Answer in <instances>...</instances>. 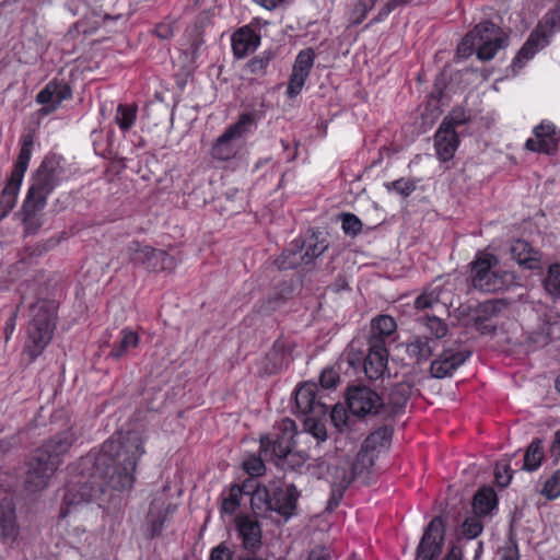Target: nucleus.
I'll list each match as a JSON object with an SVG mask.
<instances>
[{"instance_id":"423d86ee","label":"nucleus","mask_w":560,"mask_h":560,"mask_svg":"<svg viewBox=\"0 0 560 560\" xmlns=\"http://www.w3.org/2000/svg\"><path fill=\"white\" fill-rule=\"evenodd\" d=\"M35 135L33 131L25 132L21 136V149L11 175L0 195V209L7 215L13 210L16 205L18 195L24 174L28 167L34 147Z\"/></svg>"},{"instance_id":"338daca9","label":"nucleus","mask_w":560,"mask_h":560,"mask_svg":"<svg viewBox=\"0 0 560 560\" xmlns=\"http://www.w3.org/2000/svg\"><path fill=\"white\" fill-rule=\"evenodd\" d=\"M306 560H330V557L326 548L318 546L310 551Z\"/></svg>"},{"instance_id":"09e8293b","label":"nucleus","mask_w":560,"mask_h":560,"mask_svg":"<svg viewBox=\"0 0 560 560\" xmlns=\"http://www.w3.org/2000/svg\"><path fill=\"white\" fill-rule=\"evenodd\" d=\"M541 494L548 500H555L560 497V469L556 470L548 478L541 489Z\"/></svg>"},{"instance_id":"79ce46f5","label":"nucleus","mask_w":560,"mask_h":560,"mask_svg":"<svg viewBox=\"0 0 560 560\" xmlns=\"http://www.w3.org/2000/svg\"><path fill=\"white\" fill-rule=\"evenodd\" d=\"M137 117V106L119 104L116 109L115 121L122 131L129 130Z\"/></svg>"},{"instance_id":"2f4dec72","label":"nucleus","mask_w":560,"mask_h":560,"mask_svg":"<svg viewBox=\"0 0 560 560\" xmlns=\"http://www.w3.org/2000/svg\"><path fill=\"white\" fill-rule=\"evenodd\" d=\"M175 509V505H172L163 499L155 498L152 500L147 520L151 526L153 535L162 532L167 515L173 513Z\"/></svg>"},{"instance_id":"cd10ccee","label":"nucleus","mask_w":560,"mask_h":560,"mask_svg":"<svg viewBox=\"0 0 560 560\" xmlns=\"http://www.w3.org/2000/svg\"><path fill=\"white\" fill-rule=\"evenodd\" d=\"M405 352L407 357L413 361L416 365H421L431 359L438 345L435 339L427 335H417L410 337L405 343Z\"/></svg>"},{"instance_id":"13d9d810","label":"nucleus","mask_w":560,"mask_h":560,"mask_svg":"<svg viewBox=\"0 0 560 560\" xmlns=\"http://www.w3.org/2000/svg\"><path fill=\"white\" fill-rule=\"evenodd\" d=\"M412 0H388L383 8L380 10L377 16L374 19L375 22H380L389 15L395 9L407 5Z\"/></svg>"},{"instance_id":"1a4fd4ad","label":"nucleus","mask_w":560,"mask_h":560,"mask_svg":"<svg viewBox=\"0 0 560 560\" xmlns=\"http://www.w3.org/2000/svg\"><path fill=\"white\" fill-rule=\"evenodd\" d=\"M296 424L293 420L285 418L278 427V432L262 435L260 438V453L265 458H281L294 447Z\"/></svg>"},{"instance_id":"4d7b16f0","label":"nucleus","mask_w":560,"mask_h":560,"mask_svg":"<svg viewBox=\"0 0 560 560\" xmlns=\"http://www.w3.org/2000/svg\"><path fill=\"white\" fill-rule=\"evenodd\" d=\"M439 303V295L432 292H424L415 300V307L417 310H427L433 307Z\"/></svg>"},{"instance_id":"2eb2a0df","label":"nucleus","mask_w":560,"mask_h":560,"mask_svg":"<svg viewBox=\"0 0 560 560\" xmlns=\"http://www.w3.org/2000/svg\"><path fill=\"white\" fill-rule=\"evenodd\" d=\"M445 524L440 516L431 520L417 548L416 560H438L444 544Z\"/></svg>"},{"instance_id":"ddd939ff","label":"nucleus","mask_w":560,"mask_h":560,"mask_svg":"<svg viewBox=\"0 0 560 560\" xmlns=\"http://www.w3.org/2000/svg\"><path fill=\"white\" fill-rule=\"evenodd\" d=\"M347 404L349 411L357 417H381L382 397L368 386H352L348 388Z\"/></svg>"},{"instance_id":"e433bc0d","label":"nucleus","mask_w":560,"mask_h":560,"mask_svg":"<svg viewBox=\"0 0 560 560\" xmlns=\"http://www.w3.org/2000/svg\"><path fill=\"white\" fill-rule=\"evenodd\" d=\"M252 480H248L243 486L235 483L230 488L228 495L222 500V511L224 513L233 514L238 509L243 494L250 493L247 489L252 487Z\"/></svg>"},{"instance_id":"e2e57ef3","label":"nucleus","mask_w":560,"mask_h":560,"mask_svg":"<svg viewBox=\"0 0 560 560\" xmlns=\"http://www.w3.org/2000/svg\"><path fill=\"white\" fill-rule=\"evenodd\" d=\"M339 380V375L332 369H325L320 376L319 382L323 388H334Z\"/></svg>"},{"instance_id":"dca6fc26","label":"nucleus","mask_w":560,"mask_h":560,"mask_svg":"<svg viewBox=\"0 0 560 560\" xmlns=\"http://www.w3.org/2000/svg\"><path fill=\"white\" fill-rule=\"evenodd\" d=\"M296 412L312 418H320L328 412V405L324 402L317 385L304 383L294 392Z\"/></svg>"},{"instance_id":"a878e982","label":"nucleus","mask_w":560,"mask_h":560,"mask_svg":"<svg viewBox=\"0 0 560 560\" xmlns=\"http://www.w3.org/2000/svg\"><path fill=\"white\" fill-rule=\"evenodd\" d=\"M511 258L522 268L536 270L540 268L542 254L525 240L517 238L509 247Z\"/></svg>"},{"instance_id":"20e7f679","label":"nucleus","mask_w":560,"mask_h":560,"mask_svg":"<svg viewBox=\"0 0 560 560\" xmlns=\"http://www.w3.org/2000/svg\"><path fill=\"white\" fill-rule=\"evenodd\" d=\"M27 337L24 353L30 361L38 358L52 339L56 328V305L52 302L40 300L31 306Z\"/></svg>"},{"instance_id":"69168bd1","label":"nucleus","mask_w":560,"mask_h":560,"mask_svg":"<svg viewBox=\"0 0 560 560\" xmlns=\"http://www.w3.org/2000/svg\"><path fill=\"white\" fill-rule=\"evenodd\" d=\"M155 34L161 39H170L174 35V25L172 23H160L155 26Z\"/></svg>"},{"instance_id":"6ab92c4d","label":"nucleus","mask_w":560,"mask_h":560,"mask_svg":"<svg viewBox=\"0 0 560 560\" xmlns=\"http://www.w3.org/2000/svg\"><path fill=\"white\" fill-rule=\"evenodd\" d=\"M471 355V351L443 347L431 361L430 374L434 378L451 377Z\"/></svg>"},{"instance_id":"412c9836","label":"nucleus","mask_w":560,"mask_h":560,"mask_svg":"<svg viewBox=\"0 0 560 560\" xmlns=\"http://www.w3.org/2000/svg\"><path fill=\"white\" fill-rule=\"evenodd\" d=\"M534 138H529L525 148L532 152L545 153L553 155L558 151V143L560 140V132H557L553 124L549 121H541L533 130Z\"/></svg>"},{"instance_id":"680f3d73","label":"nucleus","mask_w":560,"mask_h":560,"mask_svg":"<svg viewBox=\"0 0 560 560\" xmlns=\"http://www.w3.org/2000/svg\"><path fill=\"white\" fill-rule=\"evenodd\" d=\"M244 469L252 476H259L265 470V465L261 458L252 457L244 462Z\"/></svg>"},{"instance_id":"6e6d98bb","label":"nucleus","mask_w":560,"mask_h":560,"mask_svg":"<svg viewBox=\"0 0 560 560\" xmlns=\"http://www.w3.org/2000/svg\"><path fill=\"white\" fill-rule=\"evenodd\" d=\"M468 121V116L464 108L456 107L454 108L450 115L444 117L442 122H448L451 125V129L455 130L457 126L464 125Z\"/></svg>"},{"instance_id":"f8f14e48","label":"nucleus","mask_w":560,"mask_h":560,"mask_svg":"<svg viewBox=\"0 0 560 560\" xmlns=\"http://www.w3.org/2000/svg\"><path fill=\"white\" fill-rule=\"evenodd\" d=\"M471 33L477 42V57L482 61L491 60L497 51L505 45L506 38L501 28L490 21L477 24Z\"/></svg>"},{"instance_id":"7ed1b4c3","label":"nucleus","mask_w":560,"mask_h":560,"mask_svg":"<svg viewBox=\"0 0 560 560\" xmlns=\"http://www.w3.org/2000/svg\"><path fill=\"white\" fill-rule=\"evenodd\" d=\"M61 174L62 167L56 156H46L38 166L20 211L27 233H35L42 226L40 212L48 196L59 185Z\"/></svg>"},{"instance_id":"49530a36","label":"nucleus","mask_w":560,"mask_h":560,"mask_svg":"<svg viewBox=\"0 0 560 560\" xmlns=\"http://www.w3.org/2000/svg\"><path fill=\"white\" fill-rule=\"evenodd\" d=\"M341 228L346 235L357 236L362 231L361 220L353 213L345 212L340 214Z\"/></svg>"},{"instance_id":"7c9ffc66","label":"nucleus","mask_w":560,"mask_h":560,"mask_svg":"<svg viewBox=\"0 0 560 560\" xmlns=\"http://www.w3.org/2000/svg\"><path fill=\"white\" fill-rule=\"evenodd\" d=\"M260 35L249 26L238 28L232 35V49L237 59L244 58L247 54L256 50L260 45Z\"/></svg>"},{"instance_id":"8fccbe9b","label":"nucleus","mask_w":560,"mask_h":560,"mask_svg":"<svg viewBox=\"0 0 560 560\" xmlns=\"http://www.w3.org/2000/svg\"><path fill=\"white\" fill-rule=\"evenodd\" d=\"M306 462V456L304 453L294 452L293 450L288 453V455L278 459V465L282 468H289L291 470H295L302 467Z\"/></svg>"},{"instance_id":"c756f323","label":"nucleus","mask_w":560,"mask_h":560,"mask_svg":"<svg viewBox=\"0 0 560 560\" xmlns=\"http://www.w3.org/2000/svg\"><path fill=\"white\" fill-rule=\"evenodd\" d=\"M75 441L74 434L71 430H66L57 433L37 448L36 452H45L49 462H56V466L60 465V456L66 454L73 442Z\"/></svg>"},{"instance_id":"9d476101","label":"nucleus","mask_w":560,"mask_h":560,"mask_svg":"<svg viewBox=\"0 0 560 560\" xmlns=\"http://www.w3.org/2000/svg\"><path fill=\"white\" fill-rule=\"evenodd\" d=\"M254 124L250 114H243L238 120L231 125L214 142L211 155L219 161H229L237 153L236 141L240 140Z\"/></svg>"},{"instance_id":"4468645a","label":"nucleus","mask_w":560,"mask_h":560,"mask_svg":"<svg viewBox=\"0 0 560 560\" xmlns=\"http://www.w3.org/2000/svg\"><path fill=\"white\" fill-rule=\"evenodd\" d=\"M299 498L295 485L272 482L269 485V512L277 513L287 522L295 514Z\"/></svg>"},{"instance_id":"0eeeda50","label":"nucleus","mask_w":560,"mask_h":560,"mask_svg":"<svg viewBox=\"0 0 560 560\" xmlns=\"http://www.w3.org/2000/svg\"><path fill=\"white\" fill-rule=\"evenodd\" d=\"M328 248L322 233H312L304 241H295L276 259L279 269H294L311 264Z\"/></svg>"},{"instance_id":"5fc2aeb1","label":"nucleus","mask_w":560,"mask_h":560,"mask_svg":"<svg viewBox=\"0 0 560 560\" xmlns=\"http://www.w3.org/2000/svg\"><path fill=\"white\" fill-rule=\"evenodd\" d=\"M495 480L500 487H508L512 479V470L508 462H501L495 466Z\"/></svg>"},{"instance_id":"5701e85b","label":"nucleus","mask_w":560,"mask_h":560,"mask_svg":"<svg viewBox=\"0 0 560 560\" xmlns=\"http://www.w3.org/2000/svg\"><path fill=\"white\" fill-rule=\"evenodd\" d=\"M235 527L242 540L243 549L247 553H256L262 545V533L259 522L247 515H238L235 518Z\"/></svg>"},{"instance_id":"c9c22d12","label":"nucleus","mask_w":560,"mask_h":560,"mask_svg":"<svg viewBox=\"0 0 560 560\" xmlns=\"http://www.w3.org/2000/svg\"><path fill=\"white\" fill-rule=\"evenodd\" d=\"M276 57V51L272 49H266L260 54L254 56L247 61L244 70L254 75L255 78H262L269 73L272 61Z\"/></svg>"},{"instance_id":"b1692460","label":"nucleus","mask_w":560,"mask_h":560,"mask_svg":"<svg viewBox=\"0 0 560 560\" xmlns=\"http://www.w3.org/2000/svg\"><path fill=\"white\" fill-rule=\"evenodd\" d=\"M20 535L16 522L15 504L9 498L0 501V541L3 545L13 546Z\"/></svg>"},{"instance_id":"37998d69","label":"nucleus","mask_w":560,"mask_h":560,"mask_svg":"<svg viewBox=\"0 0 560 560\" xmlns=\"http://www.w3.org/2000/svg\"><path fill=\"white\" fill-rule=\"evenodd\" d=\"M536 30L547 33V38L560 31V0L544 16L542 23Z\"/></svg>"},{"instance_id":"72a5a7b5","label":"nucleus","mask_w":560,"mask_h":560,"mask_svg":"<svg viewBox=\"0 0 560 560\" xmlns=\"http://www.w3.org/2000/svg\"><path fill=\"white\" fill-rule=\"evenodd\" d=\"M140 337L138 332L127 327L120 330L118 341L113 346L108 357L114 360H119L126 357L131 349L138 347Z\"/></svg>"},{"instance_id":"58836bf2","label":"nucleus","mask_w":560,"mask_h":560,"mask_svg":"<svg viewBox=\"0 0 560 560\" xmlns=\"http://www.w3.org/2000/svg\"><path fill=\"white\" fill-rule=\"evenodd\" d=\"M546 293L553 300H560V264H551L542 279Z\"/></svg>"},{"instance_id":"bb28decb","label":"nucleus","mask_w":560,"mask_h":560,"mask_svg":"<svg viewBox=\"0 0 560 560\" xmlns=\"http://www.w3.org/2000/svg\"><path fill=\"white\" fill-rule=\"evenodd\" d=\"M459 145V138L456 130L451 129L448 122H441L434 135V149L441 162L451 161Z\"/></svg>"},{"instance_id":"4c0bfd02","label":"nucleus","mask_w":560,"mask_h":560,"mask_svg":"<svg viewBox=\"0 0 560 560\" xmlns=\"http://www.w3.org/2000/svg\"><path fill=\"white\" fill-rule=\"evenodd\" d=\"M396 322L392 316L380 315L372 320L369 339L375 338L385 342V339L396 330Z\"/></svg>"},{"instance_id":"473e14b6","label":"nucleus","mask_w":560,"mask_h":560,"mask_svg":"<svg viewBox=\"0 0 560 560\" xmlns=\"http://www.w3.org/2000/svg\"><path fill=\"white\" fill-rule=\"evenodd\" d=\"M497 493L491 487L480 488L472 499V511L477 516H487L497 509Z\"/></svg>"},{"instance_id":"4be33fe9","label":"nucleus","mask_w":560,"mask_h":560,"mask_svg":"<svg viewBox=\"0 0 560 560\" xmlns=\"http://www.w3.org/2000/svg\"><path fill=\"white\" fill-rule=\"evenodd\" d=\"M72 96L71 88L63 80H51L36 95V102L43 105L45 115L56 112L65 100Z\"/></svg>"},{"instance_id":"a211bd4d","label":"nucleus","mask_w":560,"mask_h":560,"mask_svg":"<svg viewBox=\"0 0 560 560\" xmlns=\"http://www.w3.org/2000/svg\"><path fill=\"white\" fill-rule=\"evenodd\" d=\"M56 462H49L45 452H34L25 476L27 490L36 492L47 487L50 477L57 470Z\"/></svg>"},{"instance_id":"de8ad7c7","label":"nucleus","mask_w":560,"mask_h":560,"mask_svg":"<svg viewBox=\"0 0 560 560\" xmlns=\"http://www.w3.org/2000/svg\"><path fill=\"white\" fill-rule=\"evenodd\" d=\"M250 504L254 511L269 512V486L256 487L252 492Z\"/></svg>"},{"instance_id":"393cba45","label":"nucleus","mask_w":560,"mask_h":560,"mask_svg":"<svg viewBox=\"0 0 560 560\" xmlns=\"http://www.w3.org/2000/svg\"><path fill=\"white\" fill-rule=\"evenodd\" d=\"M411 385L397 383L388 392L386 398H382L381 418L388 419L401 412L411 395Z\"/></svg>"},{"instance_id":"f704fd0d","label":"nucleus","mask_w":560,"mask_h":560,"mask_svg":"<svg viewBox=\"0 0 560 560\" xmlns=\"http://www.w3.org/2000/svg\"><path fill=\"white\" fill-rule=\"evenodd\" d=\"M292 290L290 287H283L275 290L256 304V310L261 315H269L280 308L290 298Z\"/></svg>"},{"instance_id":"603ef678","label":"nucleus","mask_w":560,"mask_h":560,"mask_svg":"<svg viewBox=\"0 0 560 560\" xmlns=\"http://www.w3.org/2000/svg\"><path fill=\"white\" fill-rule=\"evenodd\" d=\"M388 189H394L404 197L410 196L416 190V182L413 179L399 178L387 184Z\"/></svg>"},{"instance_id":"39448f33","label":"nucleus","mask_w":560,"mask_h":560,"mask_svg":"<svg viewBox=\"0 0 560 560\" xmlns=\"http://www.w3.org/2000/svg\"><path fill=\"white\" fill-rule=\"evenodd\" d=\"M499 258L490 253L479 252L470 262L472 288L487 293L509 290L518 283L514 271L497 269Z\"/></svg>"},{"instance_id":"6e6552de","label":"nucleus","mask_w":560,"mask_h":560,"mask_svg":"<svg viewBox=\"0 0 560 560\" xmlns=\"http://www.w3.org/2000/svg\"><path fill=\"white\" fill-rule=\"evenodd\" d=\"M347 360L354 369L363 365L364 373L370 380H378L387 371L388 351L386 343L375 338L368 339L365 351L357 350L354 343H351Z\"/></svg>"},{"instance_id":"864d4df0","label":"nucleus","mask_w":560,"mask_h":560,"mask_svg":"<svg viewBox=\"0 0 560 560\" xmlns=\"http://www.w3.org/2000/svg\"><path fill=\"white\" fill-rule=\"evenodd\" d=\"M474 50L477 51V42L476 37L472 35L471 31L465 35L459 45L457 46V56L460 58H467L471 56Z\"/></svg>"},{"instance_id":"f03ea898","label":"nucleus","mask_w":560,"mask_h":560,"mask_svg":"<svg viewBox=\"0 0 560 560\" xmlns=\"http://www.w3.org/2000/svg\"><path fill=\"white\" fill-rule=\"evenodd\" d=\"M393 430L382 425L373 431L362 443L355 459L352 463L340 462L331 475V492L326 506L332 512L343 498L345 491L354 480L370 485L376 471L375 460L380 454L386 452L392 442Z\"/></svg>"},{"instance_id":"9b49d317","label":"nucleus","mask_w":560,"mask_h":560,"mask_svg":"<svg viewBox=\"0 0 560 560\" xmlns=\"http://www.w3.org/2000/svg\"><path fill=\"white\" fill-rule=\"evenodd\" d=\"M126 250L132 264L142 266L150 271L172 269L175 265L174 258L165 250L142 245L137 241L131 242Z\"/></svg>"},{"instance_id":"774afa93","label":"nucleus","mask_w":560,"mask_h":560,"mask_svg":"<svg viewBox=\"0 0 560 560\" xmlns=\"http://www.w3.org/2000/svg\"><path fill=\"white\" fill-rule=\"evenodd\" d=\"M443 560H463L462 548L457 545H452Z\"/></svg>"},{"instance_id":"aec40b11","label":"nucleus","mask_w":560,"mask_h":560,"mask_svg":"<svg viewBox=\"0 0 560 560\" xmlns=\"http://www.w3.org/2000/svg\"><path fill=\"white\" fill-rule=\"evenodd\" d=\"M315 57L313 48L303 49L298 54L287 86V95L290 98L296 97L302 92L313 68Z\"/></svg>"},{"instance_id":"ea45409f","label":"nucleus","mask_w":560,"mask_h":560,"mask_svg":"<svg viewBox=\"0 0 560 560\" xmlns=\"http://www.w3.org/2000/svg\"><path fill=\"white\" fill-rule=\"evenodd\" d=\"M266 359L269 362L267 370L271 374L288 366V354L283 342L276 341L272 349L267 353Z\"/></svg>"},{"instance_id":"3c124183","label":"nucleus","mask_w":560,"mask_h":560,"mask_svg":"<svg viewBox=\"0 0 560 560\" xmlns=\"http://www.w3.org/2000/svg\"><path fill=\"white\" fill-rule=\"evenodd\" d=\"M330 419L332 424L340 431L348 430L349 417L347 410L339 405H335L330 411Z\"/></svg>"},{"instance_id":"f3484780","label":"nucleus","mask_w":560,"mask_h":560,"mask_svg":"<svg viewBox=\"0 0 560 560\" xmlns=\"http://www.w3.org/2000/svg\"><path fill=\"white\" fill-rule=\"evenodd\" d=\"M501 299L488 300L469 310L471 326L481 335H491L497 330L495 317L506 307Z\"/></svg>"},{"instance_id":"0e129e2a","label":"nucleus","mask_w":560,"mask_h":560,"mask_svg":"<svg viewBox=\"0 0 560 560\" xmlns=\"http://www.w3.org/2000/svg\"><path fill=\"white\" fill-rule=\"evenodd\" d=\"M550 326L547 324H544L541 329L538 331H533L529 334L530 339L533 342L537 343L538 346L545 345L548 341V336L550 335Z\"/></svg>"},{"instance_id":"c03bdc74","label":"nucleus","mask_w":560,"mask_h":560,"mask_svg":"<svg viewBox=\"0 0 560 560\" xmlns=\"http://www.w3.org/2000/svg\"><path fill=\"white\" fill-rule=\"evenodd\" d=\"M483 530V524L480 521V516L472 515L466 517V520L460 525V529L458 533V539H475L477 538Z\"/></svg>"},{"instance_id":"a19ab883","label":"nucleus","mask_w":560,"mask_h":560,"mask_svg":"<svg viewBox=\"0 0 560 560\" xmlns=\"http://www.w3.org/2000/svg\"><path fill=\"white\" fill-rule=\"evenodd\" d=\"M544 458V451L541 441L539 439H535L527 447L524 459H523V469L527 471H535L541 465V460Z\"/></svg>"},{"instance_id":"052dcab7","label":"nucleus","mask_w":560,"mask_h":560,"mask_svg":"<svg viewBox=\"0 0 560 560\" xmlns=\"http://www.w3.org/2000/svg\"><path fill=\"white\" fill-rule=\"evenodd\" d=\"M234 552L225 544L221 542L211 549L209 560H233Z\"/></svg>"},{"instance_id":"a18cd8bd","label":"nucleus","mask_w":560,"mask_h":560,"mask_svg":"<svg viewBox=\"0 0 560 560\" xmlns=\"http://www.w3.org/2000/svg\"><path fill=\"white\" fill-rule=\"evenodd\" d=\"M418 320L423 322L429 332L432 335L431 338L435 339V343L439 346V341L447 335L448 327L441 318L436 316H424Z\"/></svg>"},{"instance_id":"c85d7f7f","label":"nucleus","mask_w":560,"mask_h":560,"mask_svg":"<svg viewBox=\"0 0 560 560\" xmlns=\"http://www.w3.org/2000/svg\"><path fill=\"white\" fill-rule=\"evenodd\" d=\"M547 44L548 39L546 32H540V30L533 31L512 61L511 68L513 73L516 74L521 69H523L525 63L536 55L539 48Z\"/></svg>"},{"instance_id":"f257e3e1","label":"nucleus","mask_w":560,"mask_h":560,"mask_svg":"<svg viewBox=\"0 0 560 560\" xmlns=\"http://www.w3.org/2000/svg\"><path fill=\"white\" fill-rule=\"evenodd\" d=\"M145 453L143 440L137 432L113 435L106 440L96 457L81 459V472L71 480L63 494L60 517L81 503L104 501L107 489L130 490L135 483V471Z\"/></svg>"},{"instance_id":"bf43d9fd","label":"nucleus","mask_w":560,"mask_h":560,"mask_svg":"<svg viewBox=\"0 0 560 560\" xmlns=\"http://www.w3.org/2000/svg\"><path fill=\"white\" fill-rule=\"evenodd\" d=\"M317 418L308 419V431L318 441L324 442L327 440V430L324 423L316 421Z\"/></svg>"}]
</instances>
